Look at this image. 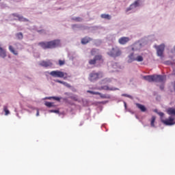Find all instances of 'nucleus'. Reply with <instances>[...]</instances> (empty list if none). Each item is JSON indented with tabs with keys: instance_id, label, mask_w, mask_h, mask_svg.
Wrapping results in <instances>:
<instances>
[{
	"instance_id": "412c9836",
	"label": "nucleus",
	"mask_w": 175,
	"mask_h": 175,
	"mask_svg": "<svg viewBox=\"0 0 175 175\" xmlns=\"http://www.w3.org/2000/svg\"><path fill=\"white\" fill-rule=\"evenodd\" d=\"M132 61H137V62H143L144 58L142 55H137L135 59H132Z\"/></svg>"
},
{
	"instance_id": "20e7f679",
	"label": "nucleus",
	"mask_w": 175,
	"mask_h": 175,
	"mask_svg": "<svg viewBox=\"0 0 175 175\" xmlns=\"http://www.w3.org/2000/svg\"><path fill=\"white\" fill-rule=\"evenodd\" d=\"M102 77H103V73L102 72H96L93 71L89 75L90 81H96V80H99Z\"/></svg>"
},
{
	"instance_id": "2eb2a0df",
	"label": "nucleus",
	"mask_w": 175,
	"mask_h": 175,
	"mask_svg": "<svg viewBox=\"0 0 175 175\" xmlns=\"http://www.w3.org/2000/svg\"><path fill=\"white\" fill-rule=\"evenodd\" d=\"M101 90H105V91H117L118 88H109L107 85H103L101 87Z\"/></svg>"
},
{
	"instance_id": "f8f14e48",
	"label": "nucleus",
	"mask_w": 175,
	"mask_h": 175,
	"mask_svg": "<svg viewBox=\"0 0 175 175\" xmlns=\"http://www.w3.org/2000/svg\"><path fill=\"white\" fill-rule=\"evenodd\" d=\"M129 40H131V39L128 37H122L118 40V42L120 44H126Z\"/></svg>"
},
{
	"instance_id": "393cba45",
	"label": "nucleus",
	"mask_w": 175,
	"mask_h": 175,
	"mask_svg": "<svg viewBox=\"0 0 175 175\" xmlns=\"http://www.w3.org/2000/svg\"><path fill=\"white\" fill-rule=\"evenodd\" d=\"M16 36L17 39H19V40H23V38H24V36L23 35V33H21V32L17 33L16 34Z\"/></svg>"
},
{
	"instance_id": "5701e85b",
	"label": "nucleus",
	"mask_w": 175,
	"mask_h": 175,
	"mask_svg": "<svg viewBox=\"0 0 175 175\" xmlns=\"http://www.w3.org/2000/svg\"><path fill=\"white\" fill-rule=\"evenodd\" d=\"M101 18H105V20H111V16L109 14H101Z\"/></svg>"
},
{
	"instance_id": "a878e982",
	"label": "nucleus",
	"mask_w": 175,
	"mask_h": 175,
	"mask_svg": "<svg viewBox=\"0 0 175 175\" xmlns=\"http://www.w3.org/2000/svg\"><path fill=\"white\" fill-rule=\"evenodd\" d=\"M129 62H133V61H135V60H132V59H135L133 57V53L130 54L129 56Z\"/></svg>"
},
{
	"instance_id": "f3484780",
	"label": "nucleus",
	"mask_w": 175,
	"mask_h": 175,
	"mask_svg": "<svg viewBox=\"0 0 175 175\" xmlns=\"http://www.w3.org/2000/svg\"><path fill=\"white\" fill-rule=\"evenodd\" d=\"M167 113L169 116H175V108L170 107L167 109Z\"/></svg>"
},
{
	"instance_id": "9b49d317",
	"label": "nucleus",
	"mask_w": 175,
	"mask_h": 175,
	"mask_svg": "<svg viewBox=\"0 0 175 175\" xmlns=\"http://www.w3.org/2000/svg\"><path fill=\"white\" fill-rule=\"evenodd\" d=\"M40 66H44V68H48V66H53V63L51 60L42 61L40 63Z\"/></svg>"
},
{
	"instance_id": "423d86ee",
	"label": "nucleus",
	"mask_w": 175,
	"mask_h": 175,
	"mask_svg": "<svg viewBox=\"0 0 175 175\" xmlns=\"http://www.w3.org/2000/svg\"><path fill=\"white\" fill-rule=\"evenodd\" d=\"M161 122L164 124V125H167V126H171L172 125L175 124L174 118L170 116L167 119H161Z\"/></svg>"
},
{
	"instance_id": "ea45409f",
	"label": "nucleus",
	"mask_w": 175,
	"mask_h": 175,
	"mask_svg": "<svg viewBox=\"0 0 175 175\" xmlns=\"http://www.w3.org/2000/svg\"><path fill=\"white\" fill-rule=\"evenodd\" d=\"M71 99H73L74 100H77V97L71 96Z\"/></svg>"
},
{
	"instance_id": "7ed1b4c3",
	"label": "nucleus",
	"mask_w": 175,
	"mask_h": 175,
	"mask_svg": "<svg viewBox=\"0 0 175 175\" xmlns=\"http://www.w3.org/2000/svg\"><path fill=\"white\" fill-rule=\"evenodd\" d=\"M107 54L109 57L117 58V57H120V55L122 54V52L118 46H113L112 49L107 52Z\"/></svg>"
},
{
	"instance_id": "79ce46f5",
	"label": "nucleus",
	"mask_w": 175,
	"mask_h": 175,
	"mask_svg": "<svg viewBox=\"0 0 175 175\" xmlns=\"http://www.w3.org/2000/svg\"><path fill=\"white\" fill-rule=\"evenodd\" d=\"M36 116H37V117H39V109H37Z\"/></svg>"
},
{
	"instance_id": "37998d69",
	"label": "nucleus",
	"mask_w": 175,
	"mask_h": 175,
	"mask_svg": "<svg viewBox=\"0 0 175 175\" xmlns=\"http://www.w3.org/2000/svg\"><path fill=\"white\" fill-rule=\"evenodd\" d=\"M124 106H125V107H126V103H124Z\"/></svg>"
},
{
	"instance_id": "c85d7f7f",
	"label": "nucleus",
	"mask_w": 175,
	"mask_h": 175,
	"mask_svg": "<svg viewBox=\"0 0 175 175\" xmlns=\"http://www.w3.org/2000/svg\"><path fill=\"white\" fill-rule=\"evenodd\" d=\"M45 106H46L47 107H53V103L50 102H46Z\"/></svg>"
},
{
	"instance_id": "473e14b6",
	"label": "nucleus",
	"mask_w": 175,
	"mask_h": 175,
	"mask_svg": "<svg viewBox=\"0 0 175 175\" xmlns=\"http://www.w3.org/2000/svg\"><path fill=\"white\" fill-rule=\"evenodd\" d=\"M63 85H65V87H67L68 88H70V84H69V83H66V82H64V83H63Z\"/></svg>"
},
{
	"instance_id": "dca6fc26",
	"label": "nucleus",
	"mask_w": 175,
	"mask_h": 175,
	"mask_svg": "<svg viewBox=\"0 0 175 175\" xmlns=\"http://www.w3.org/2000/svg\"><path fill=\"white\" fill-rule=\"evenodd\" d=\"M8 49L10 51V53L14 54V55H18V51L17 50L14 49V47H13V46L10 45L8 47Z\"/></svg>"
},
{
	"instance_id": "f03ea898",
	"label": "nucleus",
	"mask_w": 175,
	"mask_h": 175,
	"mask_svg": "<svg viewBox=\"0 0 175 175\" xmlns=\"http://www.w3.org/2000/svg\"><path fill=\"white\" fill-rule=\"evenodd\" d=\"M103 57L101 55H96L93 59L89 60V65H94V66H100L103 64Z\"/></svg>"
},
{
	"instance_id": "a19ab883",
	"label": "nucleus",
	"mask_w": 175,
	"mask_h": 175,
	"mask_svg": "<svg viewBox=\"0 0 175 175\" xmlns=\"http://www.w3.org/2000/svg\"><path fill=\"white\" fill-rule=\"evenodd\" d=\"M164 88H165V86H163V85L160 86V89L161 90H163Z\"/></svg>"
},
{
	"instance_id": "a18cd8bd",
	"label": "nucleus",
	"mask_w": 175,
	"mask_h": 175,
	"mask_svg": "<svg viewBox=\"0 0 175 175\" xmlns=\"http://www.w3.org/2000/svg\"><path fill=\"white\" fill-rule=\"evenodd\" d=\"M174 50H175V46H174Z\"/></svg>"
},
{
	"instance_id": "2f4dec72",
	"label": "nucleus",
	"mask_w": 175,
	"mask_h": 175,
	"mask_svg": "<svg viewBox=\"0 0 175 175\" xmlns=\"http://www.w3.org/2000/svg\"><path fill=\"white\" fill-rule=\"evenodd\" d=\"M91 54L92 55H95V54H96V49H92Z\"/></svg>"
},
{
	"instance_id": "b1692460",
	"label": "nucleus",
	"mask_w": 175,
	"mask_h": 175,
	"mask_svg": "<svg viewBox=\"0 0 175 175\" xmlns=\"http://www.w3.org/2000/svg\"><path fill=\"white\" fill-rule=\"evenodd\" d=\"M3 111H5V116H9L10 114V111L8 109V106L4 105L3 106Z\"/></svg>"
},
{
	"instance_id": "e433bc0d",
	"label": "nucleus",
	"mask_w": 175,
	"mask_h": 175,
	"mask_svg": "<svg viewBox=\"0 0 175 175\" xmlns=\"http://www.w3.org/2000/svg\"><path fill=\"white\" fill-rule=\"evenodd\" d=\"M159 116H160V117H163V116H165V113H163V112H160L159 113Z\"/></svg>"
},
{
	"instance_id": "58836bf2",
	"label": "nucleus",
	"mask_w": 175,
	"mask_h": 175,
	"mask_svg": "<svg viewBox=\"0 0 175 175\" xmlns=\"http://www.w3.org/2000/svg\"><path fill=\"white\" fill-rule=\"evenodd\" d=\"M122 96H126L127 98H131V96L129 94H122Z\"/></svg>"
},
{
	"instance_id": "ddd939ff",
	"label": "nucleus",
	"mask_w": 175,
	"mask_h": 175,
	"mask_svg": "<svg viewBox=\"0 0 175 175\" xmlns=\"http://www.w3.org/2000/svg\"><path fill=\"white\" fill-rule=\"evenodd\" d=\"M140 3V0L135 1L133 4L130 5L129 8H127L126 12H129V10H132L133 8H137Z\"/></svg>"
},
{
	"instance_id": "6ab92c4d",
	"label": "nucleus",
	"mask_w": 175,
	"mask_h": 175,
	"mask_svg": "<svg viewBox=\"0 0 175 175\" xmlns=\"http://www.w3.org/2000/svg\"><path fill=\"white\" fill-rule=\"evenodd\" d=\"M13 16H14V17H17L18 18L19 21H28V19L23 17L22 16H20L18 14H13Z\"/></svg>"
},
{
	"instance_id": "c756f323",
	"label": "nucleus",
	"mask_w": 175,
	"mask_h": 175,
	"mask_svg": "<svg viewBox=\"0 0 175 175\" xmlns=\"http://www.w3.org/2000/svg\"><path fill=\"white\" fill-rule=\"evenodd\" d=\"M73 20H75V21H77L79 23H80L81 21H83V19L80 17L74 18Z\"/></svg>"
},
{
	"instance_id": "7c9ffc66",
	"label": "nucleus",
	"mask_w": 175,
	"mask_h": 175,
	"mask_svg": "<svg viewBox=\"0 0 175 175\" xmlns=\"http://www.w3.org/2000/svg\"><path fill=\"white\" fill-rule=\"evenodd\" d=\"M59 66H62L64 65H65V61L64 60H59Z\"/></svg>"
},
{
	"instance_id": "6e6552de",
	"label": "nucleus",
	"mask_w": 175,
	"mask_h": 175,
	"mask_svg": "<svg viewBox=\"0 0 175 175\" xmlns=\"http://www.w3.org/2000/svg\"><path fill=\"white\" fill-rule=\"evenodd\" d=\"M166 80V77L163 75H154V81L156 83H163Z\"/></svg>"
},
{
	"instance_id": "a211bd4d",
	"label": "nucleus",
	"mask_w": 175,
	"mask_h": 175,
	"mask_svg": "<svg viewBox=\"0 0 175 175\" xmlns=\"http://www.w3.org/2000/svg\"><path fill=\"white\" fill-rule=\"evenodd\" d=\"M92 40L88 37H85L81 39L82 44H87V43H90Z\"/></svg>"
},
{
	"instance_id": "f257e3e1",
	"label": "nucleus",
	"mask_w": 175,
	"mask_h": 175,
	"mask_svg": "<svg viewBox=\"0 0 175 175\" xmlns=\"http://www.w3.org/2000/svg\"><path fill=\"white\" fill-rule=\"evenodd\" d=\"M38 46H40L44 50L55 49L56 47L61 46V41L59 40H55L48 42H40L38 43Z\"/></svg>"
},
{
	"instance_id": "cd10ccee",
	"label": "nucleus",
	"mask_w": 175,
	"mask_h": 175,
	"mask_svg": "<svg viewBox=\"0 0 175 175\" xmlns=\"http://www.w3.org/2000/svg\"><path fill=\"white\" fill-rule=\"evenodd\" d=\"M49 99H54V100H57L58 102L61 100V98L57 96L49 97Z\"/></svg>"
},
{
	"instance_id": "4468645a",
	"label": "nucleus",
	"mask_w": 175,
	"mask_h": 175,
	"mask_svg": "<svg viewBox=\"0 0 175 175\" xmlns=\"http://www.w3.org/2000/svg\"><path fill=\"white\" fill-rule=\"evenodd\" d=\"M136 107L140 110L142 113H145V111H147V108H146V106L140 104V103H135Z\"/></svg>"
},
{
	"instance_id": "1a4fd4ad",
	"label": "nucleus",
	"mask_w": 175,
	"mask_h": 175,
	"mask_svg": "<svg viewBox=\"0 0 175 175\" xmlns=\"http://www.w3.org/2000/svg\"><path fill=\"white\" fill-rule=\"evenodd\" d=\"M142 47H143V45L140 42H135L132 46V50L133 51H137L139 50L142 49Z\"/></svg>"
},
{
	"instance_id": "72a5a7b5",
	"label": "nucleus",
	"mask_w": 175,
	"mask_h": 175,
	"mask_svg": "<svg viewBox=\"0 0 175 175\" xmlns=\"http://www.w3.org/2000/svg\"><path fill=\"white\" fill-rule=\"evenodd\" d=\"M55 83H59V84H64V81H59L58 79L55 80Z\"/></svg>"
},
{
	"instance_id": "c9c22d12",
	"label": "nucleus",
	"mask_w": 175,
	"mask_h": 175,
	"mask_svg": "<svg viewBox=\"0 0 175 175\" xmlns=\"http://www.w3.org/2000/svg\"><path fill=\"white\" fill-rule=\"evenodd\" d=\"M50 111H51V113H59V111H58V110H52Z\"/></svg>"
},
{
	"instance_id": "39448f33",
	"label": "nucleus",
	"mask_w": 175,
	"mask_h": 175,
	"mask_svg": "<svg viewBox=\"0 0 175 175\" xmlns=\"http://www.w3.org/2000/svg\"><path fill=\"white\" fill-rule=\"evenodd\" d=\"M154 49L157 50V54L158 57H163V53L165 51V44H161L159 46H154Z\"/></svg>"
},
{
	"instance_id": "9d476101",
	"label": "nucleus",
	"mask_w": 175,
	"mask_h": 175,
	"mask_svg": "<svg viewBox=\"0 0 175 175\" xmlns=\"http://www.w3.org/2000/svg\"><path fill=\"white\" fill-rule=\"evenodd\" d=\"M143 79L149 83H152L155 81V75L144 76Z\"/></svg>"
},
{
	"instance_id": "aec40b11",
	"label": "nucleus",
	"mask_w": 175,
	"mask_h": 175,
	"mask_svg": "<svg viewBox=\"0 0 175 175\" xmlns=\"http://www.w3.org/2000/svg\"><path fill=\"white\" fill-rule=\"evenodd\" d=\"M98 95H99V96L100 98H102V99H110L111 96L109 94H103L100 92H98Z\"/></svg>"
},
{
	"instance_id": "0eeeda50",
	"label": "nucleus",
	"mask_w": 175,
	"mask_h": 175,
	"mask_svg": "<svg viewBox=\"0 0 175 175\" xmlns=\"http://www.w3.org/2000/svg\"><path fill=\"white\" fill-rule=\"evenodd\" d=\"M49 75L51 76H52V77H59V78H62L65 77V75L66 76V73L59 71V70H53L51 71Z\"/></svg>"
},
{
	"instance_id": "c03bdc74",
	"label": "nucleus",
	"mask_w": 175,
	"mask_h": 175,
	"mask_svg": "<svg viewBox=\"0 0 175 175\" xmlns=\"http://www.w3.org/2000/svg\"><path fill=\"white\" fill-rule=\"evenodd\" d=\"M72 27H76V25H73Z\"/></svg>"
},
{
	"instance_id": "4be33fe9",
	"label": "nucleus",
	"mask_w": 175,
	"mask_h": 175,
	"mask_svg": "<svg viewBox=\"0 0 175 175\" xmlns=\"http://www.w3.org/2000/svg\"><path fill=\"white\" fill-rule=\"evenodd\" d=\"M155 120H157V118L155 116H152L150 120V125L152 128L155 127Z\"/></svg>"
},
{
	"instance_id": "f704fd0d",
	"label": "nucleus",
	"mask_w": 175,
	"mask_h": 175,
	"mask_svg": "<svg viewBox=\"0 0 175 175\" xmlns=\"http://www.w3.org/2000/svg\"><path fill=\"white\" fill-rule=\"evenodd\" d=\"M55 83H59V84H64V81H59L58 79L55 80Z\"/></svg>"
},
{
	"instance_id": "bb28decb",
	"label": "nucleus",
	"mask_w": 175,
	"mask_h": 175,
	"mask_svg": "<svg viewBox=\"0 0 175 175\" xmlns=\"http://www.w3.org/2000/svg\"><path fill=\"white\" fill-rule=\"evenodd\" d=\"M87 92L88 94H92V95H98V94H99V92H94L91 90H88Z\"/></svg>"
},
{
	"instance_id": "4c0bfd02",
	"label": "nucleus",
	"mask_w": 175,
	"mask_h": 175,
	"mask_svg": "<svg viewBox=\"0 0 175 175\" xmlns=\"http://www.w3.org/2000/svg\"><path fill=\"white\" fill-rule=\"evenodd\" d=\"M104 81H105V83H109L111 81L110 79H105Z\"/></svg>"
}]
</instances>
